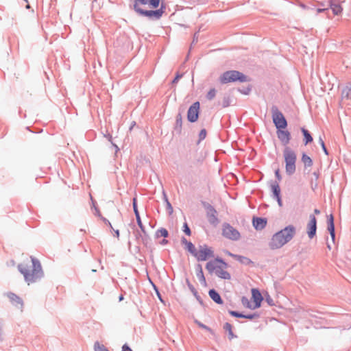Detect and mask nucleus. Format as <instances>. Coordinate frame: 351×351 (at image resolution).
Returning a JSON list of instances; mask_svg holds the SVG:
<instances>
[{
    "label": "nucleus",
    "instance_id": "1",
    "mask_svg": "<svg viewBox=\"0 0 351 351\" xmlns=\"http://www.w3.org/2000/svg\"><path fill=\"white\" fill-rule=\"evenodd\" d=\"M18 268L28 285L40 281L44 276L40 263L33 257L26 258Z\"/></svg>",
    "mask_w": 351,
    "mask_h": 351
},
{
    "label": "nucleus",
    "instance_id": "2",
    "mask_svg": "<svg viewBox=\"0 0 351 351\" xmlns=\"http://www.w3.org/2000/svg\"><path fill=\"white\" fill-rule=\"evenodd\" d=\"M206 269L210 274L215 273L217 276L223 279H230V274L226 271L227 264L221 259L216 258L206 263Z\"/></svg>",
    "mask_w": 351,
    "mask_h": 351
},
{
    "label": "nucleus",
    "instance_id": "3",
    "mask_svg": "<svg viewBox=\"0 0 351 351\" xmlns=\"http://www.w3.org/2000/svg\"><path fill=\"white\" fill-rule=\"evenodd\" d=\"M283 156L285 162L286 173L289 175L293 174L296 169V154L290 147H287L284 149Z\"/></svg>",
    "mask_w": 351,
    "mask_h": 351
},
{
    "label": "nucleus",
    "instance_id": "4",
    "mask_svg": "<svg viewBox=\"0 0 351 351\" xmlns=\"http://www.w3.org/2000/svg\"><path fill=\"white\" fill-rule=\"evenodd\" d=\"M148 3V0H134V10L143 16L149 18L159 19L162 14V12L158 10H143L141 6Z\"/></svg>",
    "mask_w": 351,
    "mask_h": 351
},
{
    "label": "nucleus",
    "instance_id": "5",
    "mask_svg": "<svg viewBox=\"0 0 351 351\" xmlns=\"http://www.w3.org/2000/svg\"><path fill=\"white\" fill-rule=\"evenodd\" d=\"M239 81L241 82L247 81V77L237 71H228L223 73L220 77V82L222 84H228Z\"/></svg>",
    "mask_w": 351,
    "mask_h": 351
},
{
    "label": "nucleus",
    "instance_id": "6",
    "mask_svg": "<svg viewBox=\"0 0 351 351\" xmlns=\"http://www.w3.org/2000/svg\"><path fill=\"white\" fill-rule=\"evenodd\" d=\"M223 237L231 240H238L240 238L239 232L230 224H224L222 229Z\"/></svg>",
    "mask_w": 351,
    "mask_h": 351
},
{
    "label": "nucleus",
    "instance_id": "7",
    "mask_svg": "<svg viewBox=\"0 0 351 351\" xmlns=\"http://www.w3.org/2000/svg\"><path fill=\"white\" fill-rule=\"evenodd\" d=\"M193 256L197 258L198 261H204L209 258L213 257V252L210 248L206 246H201L198 250H196Z\"/></svg>",
    "mask_w": 351,
    "mask_h": 351
},
{
    "label": "nucleus",
    "instance_id": "8",
    "mask_svg": "<svg viewBox=\"0 0 351 351\" xmlns=\"http://www.w3.org/2000/svg\"><path fill=\"white\" fill-rule=\"evenodd\" d=\"M287 243V239L283 237L282 234L278 232L273 235L269 242V246L273 250L279 249Z\"/></svg>",
    "mask_w": 351,
    "mask_h": 351
},
{
    "label": "nucleus",
    "instance_id": "9",
    "mask_svg": "<svg viewBox=\"0 0 351 351\" xmlns=\"http://www.w3.org/2000/svg\"><path fill=\"white\" fill-rule=\"evenodd\" d=\"M273 121L278 129H285L287 125V121L284 115L277 109L273 111Z\"/></svg>",
    "mask_w": 351,
    "mask_h": 351
},
{
    "label": "nucleus",
    "instance_id": "10",
    "mask_svg": "<svg viewBox=\"0 0 351 351\" xmlns=\"http://www.w3.org/2000/svg\"><path fill=\"white\" fill-rule=\"evenodd\" d=\"M133 208H134V211L135 213V215H136V221H137V223L138 225V226L140 227L141 231L143 232V233L144 234V236L142 237L141 236V241L143 243H144L145 245H147V243H148V237L146 234V232L145 231V228H144V226H143V223H142V221L141 220V217H140V215H139V213L138 211V209H137V205H136V198L134 197L133 199Z\"/></svg>",
    "mask_w": 351,
    "mask_h": 351
},
{
    "label": "nucleus",
    "instance_id": "11",
    "mask_svg": "<svg viewBox=\"0 0 351 351\" xmlns=\"http://www.w3.org/2000/svg\"><path fill=\"white\" fill-rule=\"evenodd\" d=\"M199 110V102H195L187 112V119L190 122H195L197 120Z\"/></svg>",
    "mask_w": 351,
    "mask_h": 351
},
{
    "label": "nucleus",
    "instance_id": "12",
    "mask_svg": "<svg viewBox=\"0 0 351 351\" xmlns=\"http://www.w3.org/2000/svg\"><path fill=\"white\" fill-rule=\"evenodd\" d=\"M306 229L308 237L310 239H313L315 236L317 230V219L315 215H310Z\"/></svg>",
    "mask_w": 351,
    "mask_h": 351
},
{
    "label": "nucleus",
    "instance_id": "13",
    "mask_svg": "<svg viewBox=\"0 0 351 351\" xmlns=\"http://www.w3.org/2000/svg\"><path fill=\"white\" fill-rule=\"evenodd\" d=\"M295 228L292 225H289L278 232L281 233L283 237L287 239V242H289L293 238L295 234Z\"/></svg>",
    "mask_w": 351,
    "mask_h": 351
},
{
    "label": "nucleus",
    "instance_id": "14",
    "mask_svg": "<svg viewBox=\"0 0 351 351\" xmlns=\"http://www.w3.org/2000/svg\"><path fill=\"white\" fill-rule=\"evenodd\" d=\"M252 298L254 302L253 308H258L261 306V302L263 300V296L260 291L256 289H252Z\"/></svg>",
    "mask_w": 351,
    "mask_h": 351
},
{
    "label": "nucleus",
    "instance_id": "15",
    "mask_svg": "<svg viewBox=\"0 0 351 351\" xmlns=\"http://www.w3.org/2000/svg\"><path fill=\"white\" fill-rule=\"evenodd\" d=\"M6 296L9 299L10 302L16 307L21 308L23 306V301L20 297L16 295L15 293L8 292L6 293Z\"/></svg>",
    "mask_w": 351,
    "mask_h": 351
},
{
    "label": "nucleus",
    "instance_id": "16",
    "mask_svg": "<svg viewBox=\"0 0 351 351\" xmlns=\"http://www.w3.org/2000/svg\"><path fill=\"white\" fill-rule=\"evenodd\" d=\"M252 223L256 230H262L267 224V219L261 217H254Z\"/></svg>",
    "mask_w": 351,
    "mask_h": 351
},
{
    "label": "nucleus",
    "instance_id": "17",
    "mask_svg": "<svg viewBox=\"0 0 351 351\" xmlns=\"http://www.w3.org/2000/svg\"><path fill=\"white\" fill-rule=\"evenodd\" d=\"M278 137L282 143L287 144L290 140V134L287 131L280 130L278 132Z\"/></svg>",
    "mask_w": 351,
    "mask_h": 351
},
{
    "label": "nucleus",
    "instance_id": "18",
    "mask_svg": "<svg viewBox=\"0 0 351 351\" xmlns=\"http://www.w3.org/2000/svg\"><path fill=\"white\" fill-rule=\"evenodd\" d=\"M271 189L273 191L274 195L276 197L278 204L280 206L282 205L281 199L280 196V189L278 183H273L271 184Z\"/></svg>",
    "mask_w": 351,
    "mask_h": 351
},
{
    "label": "nucleus",
    "instance_id": "19",
    "mask_svg": "<svg viewBox=\"0 0 351 351\" xmlns=\"http://www.w3.org/2000/svg\"><path fill=\"white\" fill-rule=\"evenodd\" d=\"M208 293L210 298L216 303L219 304H221L223 303V300H221L219 294L215 290L211 289L209 291Z\"/></svg>",
    "mask_w": 351,
    "mask_h": 351
},
{
    "label": "nucleus",
    "instance_id": "20",
    "mask_svg": "<svg viewBox=\"0 0 351 351\" xmlns=\"http://www.w3.org/2000/svg\"><path fill=\"white\" fill-rule=\"evenodd\" d=\"M182 243L185 245L186 249L193 255L195 254L196 249L191 242L188 241L185 238L182 239Z\"/></svg>",
    "mask_w": 351,
    "mask_h": 351
},
{
    "label": "nucleus",
    "instance_id": "21",
    "mask_svg": "<svg viewBox=\"0 0 351 351\" xmlns=\"http://www.w3.org/2000/svg\"><path fill=\"white\" fill-rule=\"evenodd\" d=\"M330 6L335 15H339L343 11V8L339 3H332V1H330Z\"/></svg>",
    "mask_w": 351,
    "mask_h": 351
},
{
    "label": "nucleus",
    "instance_id": "22",
    "mask_svg": "<svg viewBox=\"0 0 351 351\" xmlns=\"http://www.w3.org/2000/svg\"><path fill=\"white\" fill-rule=\"evenodd\" d=\"M223 328L228 332L230 339H232L233 338L236 337L232 332V326L230 324L226 323L223 326Z\"/></svg>",
    "mask_w": 351,
    "mask_h": 351
},
{
    "label": "nucleus",
    "instance_id": "23",
    "mask_svg": "<svg viewBox=\"0 0 351 351\" xmlns=\"http://www.w3.org/2000/svg\"><path fill=\"white\" fill-rule=\"evenodd\" d=\"M302 132L304 136L305 145L313 141V138H312L311 135L309 134V132H308V130H306L304 128H302Z\"/></svg>",
    "mask_w": 351,
    "mask_h": 351
},
{
    "label": "nucleus",
    "instance_id": "24",
    "mask_svg": "<svg viewBox=\"0 0 351 351\" xmlns=\"http://www.w3.org/2000/svg\"><path fill=\"white\" fill-rule=\"evenodd\" d=\"M302 161L306 167H311L313 165L311 158L305 154H303L302 156Z\"/></svg>",
    "mask_w": 351,
    "mask_h": 351
},
{
    "label": "nucleus",
    "instance_id": "25",
    "mask_svg": "<svg viewBox=\"0 0 351 351\" xmlns=\"http://www.w3.org/2000/svg\"><path fill=\"white\" fill-rule=\"evenodd\" d=\"M168 236V231L165 228H160L156 232L157 237H167Z\"/></svg>",
    "mask_w": 351,
    "mask_h": 351
},
{
    "label": "nucleus",
    "instance_id": "26",
    "mask_svg": "<svg viewBox=\"0 0 351 351\" xmlns=\"http://www.w3.org/2000/svg\"><path fill=\"white\" fill-rule=\"evenodd\" d=\"M241 302L245 307L251 308V309H254L253 308V304H251L249 300L246 297H243L241 298Z\"/></svg>",
    "mask_w": 351,
    "mask_h": 351
},
{
    "label": "nucleus",
    "instance_id": "27",
    "mask_svg": "<svg viewBox=\"0 0 351 351\" xmlns=\"http://www.w3.org/2000/svg\"><path fill=\"white\" fill-rule=\"evenodd\" d=\"M94 350L95 351H108L104 345L100 344L99 342H95Z\"/></svg>",
    "mask_w": 351,
    "mask_h": 351
},
{
    "label": "nucleus",
    "instance_id": "28",
    "mask_svg": "<svg viewBox=\"0 0 351 351\" xmlns=\"http://www.w3.org/2000/svg\"><path fill=\"white\" fill-rule=\"evenodd\" d=\"M217 90L215 88H211L206 95V98L208 100H212L216 95Z\"/></svg>",
    "mask_w": 351,
    "mask_h": 351
},
{
    "label": "nucleus",
    "instance_id": "29",
    "mask_svg": "<svg viewBox=\"0 0 351 351\" xmlns=\"http://www.w3.org/2000/svg\"><path fill=\"white\" fill-rule=\"evenodd\" d=\"M148 3L152 8H156L159 5L160 0H148Z\"/></svg>",
    "mask_w": 351,
    "mask_h": 351
},
{
    "label": "nucleus",
    "instance_id": "30",
    "mask_svg": "<svg viewBox=\"0 0 351 351\" xmlns=\"http://www.w3.org/2000/svg\"><path fill=\"white\" fill-rule=\"evenodd\" d=\"M196 323H197V324L200 328H204V329H205V330H208V332H210L211 334L214 335V332H213V330L211 328H210L209 327L206 326V325H204V324H202L201 322H197V321H196Z\"/></svg>",
    "mask_w": 351,
    "mask_h": 351
},
{
    "label": "nucleus",
    "instance_id": "31",
    "mask_svg": "<svg viewBox=\"0 0 351 351\" xmlns=\"http://www.w3.org/2000/svg\"><path fill=\"white\" fill-rule=\"evenodd\" d=\"M319 144L321 145V146H322V147L323 151L324 152V153H325L326 155H328V153L327 149H326V146H325L324 142V141L322 140V138H319Z\"/></svg>",
    "mask_w": 351,
    "mask_h": 351
},
{
    "label": "nucleus",
    "instance_id": "32",
    "mask_svg": "<svg viewBox=\"0 0 351 351\" xmlns=\"http://www.w3.org/2000/svg\"><path fill=\"white\" fill-rule=\"evenodd\" d=\"M199 140L204 139L206 136V130L205 129H202L199 132Z\"/></svg>",
    "mask_w": 351,
    "mask_h": 351
},
{
    "label": "nucleus",
    "instance_id": "33",
    "mask_svg": "<svg viewBox=\"0 0 351 351\" xmlns=\"http://www.w3.org/2000/svg\"><path fill=\"white\" fill-rule=\"evenodd\" d=\"M230 314L234 317H244V315L241 314V313H239L237 311H230Z\"/></svg>",
    "mask_w": 351,
    "mask_h": 351
},
{
    "label": "nucleus",
    "instance_id": "34",
    "mask_svg": "<svg viewBox=\"0 0 351 351\" xmlns=\"http://www.w3.org/2000/svg\"><path fill=\"white\" fill-rule=\"evenodd\" d=\"M327 222H328V225H335L334 224V217L332 214H330L328 216Z\"/></svg>",
    "mask_w": 351,
    "mask_h": 351
},
{
    "label": "nucleus",
    "instance_id": "35",
    "mask_svg": "<svg viewBox=\"0 0 351 351\" xmlns=\"http://www.w3.org/2000/svg\"><path fill=\"white\" fill-rule=\"evenodd\" d=\"M184 232L189 236L191 235V230L186 223L184 224Z\"/></svg>",
    "mask_w": 351,
    "mask_h": 351
},
{
    "label": "nucleus",
    "instance_id": "36",
    "mask_svg": "<svg viewBox=\"0 0 351 351\" xmlns=\"http://www.w3.org/2000/svg\"><path fill=\"white\" fill-rule=\"evenodd\" d=\"M182 77V75L178 73V74L176 75V76L175 77V78L173 79V82H173V84L177 83V82H178V80H179Z\"/></svg>",
    "mask_w": 351,
    "mask_h": 351
},
{
    "label": "nucleus",
    "instance_id": "37",
    "mask_svg": "<svg viewBox=\"0 0 351 351\" xmlns=\"http://www.w3.org/2000/svg\"><path fill=\"white\" fill-rule=\"evenodd\" d=\"M328 230L329 233H332L335 232V225H328Z\"/></svg>",
    "mask_w": 351,
    "mask_h": 351
},
{
    "label": "nucleus",
    "instance_id": "38",
    "mask_svg": "<svg viewBox=\"0 0 351 351\" xmlns=\"http://www.w3.org/2000/svg\"><path fill=\"white\" fill-rule=\"evenodd\" d=\"M121 351H132V349L126 344L123 345Z\"/></svg>",
    "mask_w": 351,
    "mask_h": 351
},
{
    "label": "nucleus",
    "instance_id": "39",
    "mask_svg": "<svg viewBox=\"0 0 351 351\" xmlns=\"http://www.w3.org/2000/svg\"><path fill=\"white\" fill-rule=\"evenodd\" d=\"M256 317H257L256 315H244L243 317L249 319H252Z\"/></svg>",
    "mask_w": 351,
    "mask_h": 351
},
{
    "label": "nucleus",
    "instance_id": "40",
    "mask_svg": "<svg viewBox=\"0 0 351 351\" xmlns=\"http://www.w3.org/2000/svg\"><path fill=\"white\" fill-rule=\"evenodd\" d=\"M275 174H276V176L277 177V178H278L279 180H281V176H280V171H279V169L276 170V171H275Z\"/></svg>",
    "mask_w": 351,
    "mask_h": 351
},
{
    "label": "nucleus",
    "instance_id": "41",
    "mask_svg": "<svg viewBox=\"0 0 351 351\" xmlns=\"http://www.w3.org/2000/svg\"><path fill=\"white\" fill-rule=\"evenodd\" d=\"M200 278H201L202 280L205 283L206 282V280H205V278L204 276V274H203V272H202V269L200 270Z\"/></svg>",
    "mask_w": 351,
    "mask_h": 351
},
{
    "label": "nucleus",
    "instance_id": "42",
    "mask_svg": "<svg viewBox=\"0 0 351 351\" xmlns=\"http://www.w3.org/2000/svg\"><path fill=\"white\" fill-rule=\"evenodd\" d=\"M330 234L331 236L332 240L334 241L335 239V232H333L332 233H330Z\"/></svg>",
    "mask_w": 351,
    "mask_h": 351
},
{
    "label": "nucleus",
    "instance_id": "43",
    "mask_svg": "<svg viewBox=\"0 0 351 351\" xmlns=\"http://www.w3.org/2000/svg\"><path fill=\"white\" fill-rule=\"evenodd\" d=\"M326 10V8H317V12L319 13V12H321L324 11Z\"/></svg>",
    "mask_w": 351,
    "mask_h": 351
},
{
    "label": "nucleus",
    "instance_id": "44",
    "mask_svg": "<svg viewBox=\"0 0 351 351\" xmlns=\"http://www.w3.org/2000/svg\"><path fill=\"white\" fill-rule=\"evenodd\" d=\"M114 233H115V236L119 238V231L117 230H115L114 231Z\"/></svg>",
    "mask_w": 351,
    "mask_h": 351
},
{
    "label": "nucleus",
    "instance_id": "45",
    "mask_svg": "<svg viewBox=\"0 0 351 351\" xmlns=\"http://www.w3.org/2000/svg\"><path fill=\"white\" fill-rule=\"evenodd\" d=\"M314 213L315 214L319 215L320 213V211L318 209H315Z\"/></svg>",
    "mask_w": 351,
    "mask_h": 351
},
{
    "label": "nucleus",
    "instance_id": "46",
    "mask_svg": "<svg viewBox=\"0 0 351 351\" xmlns=\"http://www.w3.org/2000/svg\"><path fill=\"white\" fill-rule=\"evenodd\" d=\"M104 221H106V223L110 226V227L111 228H112V225H111V223H110V221H107V220H106V219H104Z\"/></svg>",
    "mask_w": 351,
    "mask_h": 351
},
{
    "label": "nucleus",
    "instance_id": "47",
    "mask_svg": "<svg viewBox=\"0 0 351 351\" xmlns=\"http://www.w3.org/2000/svg\"><path fill=\"white\" fill-rule=\"evenodd\" d=\"M167 243V240L163 239L161 243L162 244H166Z\"/></svg>",
    "mask_w": 351,
    "mask_h": 351
},
{
    "label": "nucleus",
    "instance_id": "48",
    "mask_svg": "<svg viewBox=\"0 0 351 351\" xmlns=\"http://www.w3.org/2000/svg\"><path fill=\"white\" fill-rule=\"evenodd\" d=\"M167 206L172 210V207L169 202H167Z\"/></svg>",
    "mask_w": 351,
    "mask_h": 351
},
{
    "label": "nucleus",
    "instance_id": "49",
    "mask_svg": "<svg viewBox=\"0 0 351 351\" xmlns=\"http://www.w3.org/2000/svg\"><path fill=\"white\" fill-rule=\"evenodd\" d=\"M177 121H181V115H179V116L178 117V120H177Z\"/></svg>",
    "mask_w": 351,
    "mask_h": 351
},
{
    "label": "nucleus",
    "instance_id": "50",
    "mask_svg": "<svg viewBox=\"0 0 351 351\" xmlns=\"http://www.w3.org/2000/svg\"><path fill=\"white\" fill-rule=\"evenodd\" d=\"M123 299V295H121V296L119 297V300H122Z\"/></svg>",
    "mask_w": 351,
    "mask_h": 351
},
{
    "label": "nucleus",
    "instance_id": "51",
    "mask_svg": "<svg viewBox=\"0 0 351 351\" xmlns=\"http://www.w3.org/2000/svg\"><path fill=\"white\" fill-rule=\"evenodd\" d=\"M327 247H328L329 250H330V249H331V247H330V245L329 244H328Z\"/></svg>",
    "mask_w": 351,
    "mask_h": 351
},
{
    "label": "nucleus",
    "instance_id": "52",
    "mask_svg": "<svg viewBox=\"0 0 351 351\" xmlns=\"http://www.w3.org/2000/svg\"><path fill=\"white\" fill-rule=\"evenodd\" d=\"M26 8H29V4L26 5Z\"/></svg>",
    "mask_w": 351,
    "mask_h": 351
},
{
    "label": "nucleus",
    "instance_id": "53",
    "mask_svg": "<svg viewBox=\"0 0 351 351\" xmlns=\"http://www.w3.org/2000/svg\"><path fill=\"white\" fill-rule=\"evenodd\" d=\"M25 1L27 2V0H24Z\"/></svg>",
    "mask_w": 351,
    "mask_h": 351
}]
</instances>
